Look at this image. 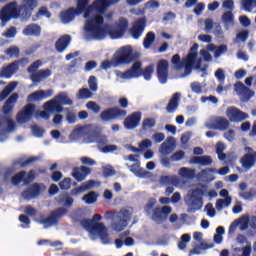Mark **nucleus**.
<instances>
[{
	"label": "nucleus",
	"instance_id": "obj_38",
	"mask_svg": "<svg viewBox=\"0 0 256 256\" xmlns=\"http://www.w3.org/2000/svg\"><path fill=\"white\" fill-rule=\"evenodd\" d=\"M53 100L61 105H73V100L69 98V94L67 92L58 93Z\"/></svg>",
	"mask_w": 256,
	"mask_h": 256
},
{
	"label": "nucleus",
	"instance_id": "obj_60",
	"mask_svg": "<svg viewBox=\"0 0 256 256\" xmlns=\"http://www.w3.org/2000/svg\"><path fill=\"white\" fill-rule=\"evenodd\" d=\"M88 85L92 91H94V92L97 91V89H98L97 78L95 76H90L88 79Z\"/></svg>",
	"mask_w": 256,
	"mask_h": 256
},
{
	"label": "nucleus",
	"instance_id": "obj_13",
	"mask_svg": "<svg viewBox=\"0 0 256 256\" xmlns=\"http://www.w3.org/2000/svg\"><path fill=\"white\" fill-rule=\"evenodd\" d=\"M35 113V104H27L24 106L22 111L18 112L16 119L18 123H29L33 119Z\"/></svg>",
	"mask_w": 256,
	"mask_h": 256
},
{
	"label": "nucleus",
	"instance_id": "obj_4",
	"mask_svg": "<svg viewBox=\"0 0 256 256\" xmlns=\"http://www.w3.org/2000/svg\"><path fill=\"white\" fill-rule=\"evenodd\" d=\"M23 17V9L18 6L17 1L6 4L0 11V19L2 23H8L11 19H19Z\"/></svg>",
	"mask_w": 256,
	"mask_h": 256
},
{
	"label": "nucleus",
	"instance_id": "obj_36",
	"mask_svg": "<svg viewBox=\"0 0 256 256\" xmlns=\"http://www.w3.org/2000/svg\"><path fill=\"white\" fill-rule=\"evenodd\" d=\"M126 167L130 169L131 173H134L136 177H140L141 179L149 176V172L141 168L139 164H132L131 166L129 164H126Z\"/></svg>",
	"mask_w": 256,
	"mask_h": 256
},
{
	"label": "nucleus",
	"instance_id": "obj_3",
	"mask_svg": "<svg viewBox=\"0 0 256 256\" xmlns=\"http://www.w3.org/2000/svg\"><path fill=\"white\" fill-rule=\"evenodd\" d=\"M195 61H197V52H190L187 54L185 58L181 60V56L179 54H175L172 56L171 63L174 65V68L179 70L183 69L185 75H191L193 71V67L195 65Z\"/></svg>",
	"mask_w": 256,
	"mask_h": 256
},
{
	"label": "nucleus",
	"instance_id": "obj_44",
	"mask_svg": "<svg viewBox=\"0 0 256 256\" xmlns=\"http://www.w3.org/2000/svg\"><path fill=\"white\" fill-rule=\"evenodd\" d=\"M179 176L183 177L184 179H193L195 177V170L182 167L179 169Z\"/></svg>",
	"mask_w": 256,
	"mask_h": 256
},
{
	"label": "nucleus",
	"instance_id": "obj_40",
	"mask_svg": "<svg viewBox=\"0 0 256 256\" xmlns=\"http://www.w3.org/2000/svg\"><path fill=\"white\" fill-rule=\"evenodd\" d=\"M98 198L99 194L95 191H91L83 196L82 201L85 202L86 205H93V203H97Z\"/></svg>",
	"mask_w": 256,
	"mask_h": 256
},
{
	"label": "nucleus",
	"instance_id": "obj_64",
	"mask_svg": "<svg viewBox=\"0 0 256 256\" xmlns=\"http://www.w3.org/2000/svg\"><path fill=\"white\" fill-rule=\"evenodd\" d=\"M115 169L111 166H106L103 168V175L104 177H113L115 175Z\"/></svg>",
	"mask_w": 256,
	"mask_h": 256
},
{
	"label": "nucleus",
	"instance_id": "obj_55",
	"mask_svg": "<svg viewBox=\"0 0 256 256\" xmlns=\"http://www.w3.org/2000/svg\"><path fill=\"white\" fill-rule=\"evenodd\" d=\"M190 87L193 93H196L197 95H201V93H203V86H201V83L199 82L191 83Z\"/></svg>",
	"mask_w": 256,
	"mask_h": 256
},
{
	"label": "nucleus",
	"instance_id": "obj_35",
	"mask_svg": "<svg viewBox=\"0 0 256 256\" xmlns=\"http://www.w3.org/2000/svg\"><path fill=\"white\" fill-rule=\"evenodd\" d=\"M95 187V180H88L84 182L81 186L74 188L71 190V195L77 196L80 195V193H83L89 189H93Z\"/></svg>",
	"mask_w": 256,
	"mask_h": 256
},
{
	"label": "nucleus",
	"instance_id": "obj_8",
	"mask_svg": "<svg viewBox=\"0 0 256 256\" xmlns=\"http://www.w3.org/2000/svg\"><path fill=\"white\" fill-rule=\"evenodd\" d=\"M137 59V56L133 54V49L131 46H124L120 48L115 54V63L116 65H129Z\"/></svg>",
	"mask_w": 256,
	"mask_h": 256
},
{
	"label": "nucleus",
	"instance_id": "obj_20",
	"mask_svg": "<svg viewBox=\"0 0 256 256\" xmlns=\"http://www.w3.org/2000/svg\"><path fill=\"white\" fill-rule=\"evenodd\" d=\"M49 97H53V90H38L27 96V102L43 101L44 99H49Z\"/></svg>",
	"mask_w": 256,
	"mask_h": 256
},
{
	"label": "nucleus",
	"instance_id": "obj_15",
	"mask_svg": "<svg viewBox=\"0 0 256 256\" xmlns=\"http://www.w3.org/2000/svg\"><path fill=\"white\" fill-rule=\"evenodd\" d=\"M145 27H147V18L142 17L135 20L130 29V34L132 35L133 39H139V37L143 35Z\"/></svg>",
	"mask_w": 256,
	"mask_h": 256
},
{
	"label": "nucleus",
	"instance_id": "obj_50",
	"mask_svg": "<svg viewBox=\"0 0 256 256\" xmlns=\"http://www.w3.org/2000/svg\"><path fill=\"white\" fill-rule=\"evenodd\" d=\"M233 21H234V16H233V12L231 11H227L222 15V22L225 25H233Z\"/></svg>",
	"mask_w": 256,
	"mask_h": 256
},
{
	"label": "nucleus",
	"instance_id": "obj_51",
	"mask_svg": "<svg viewBox=\"0 0 256 256\" xmlns=\"http://www.w3.org/2000/svg\"><path fill=\"white\" fill-rule=\"evenodd\" d=\"M79 99H91L93 97V92L89 88H82L78 92Z\"/></svg>",
	"mask_w": 256,
	"mask_h": 256
},
{
	"label": "nucleus",
	"instance_id": "obj_31",
	"mask_svg": "<svg viewBox=\"0 0 256 256\" xmlns=\"http://www.w3.org/2000/svg\"><path fill=\"white\" fill-rule=\"evenodd\" d=\"M167 141L168 143L163 142L159 149V152L161 153V155H164V156L171 155V153H173L175 149V147H173V145H175V138L168 137Z\"/></svg>",
	"mask_w": 256,
	"mask_h": 256
},
{
	"label": "nucleus",
	"instance_id": "obj_29",
	"mask_svg": "<svg viewBox=\"0 0 256 256\" xmlns=\"http://www.w3.org/2000/svg\"><path fill=\"white\" fill-rule=\"evenodd\" d=\"M69 45H71V36L65 34L56 41L55 49L58 53H63V51H65Z\"/></svg>",
	"mask_w": 256,
	"mask_h": 256
},
{
	"label": "nucleus",
	"instance_id": "obj_34",
	"mask_svg": "<svg viewBox=\"0 0 256 256\" xmlns=\"http://www.w3.org/2000/svg\"><path fill=\"white\" fill-rule=\"evenodd\" d=\"M62 105L63 104L52 99L44 104V109L45 111H49L50 113H53V111H55L56 113H63Z\"/></svg>",
	"mask_w": 256,
	"mask_h": 256
},
{
	"label": "nucleus",
	"instance_id": "obj_57",
	"mask_svg": "<svg viewBox=\"0 0 256 256\" xmlns=\"http://www.w3.org/2000/svg\"><path fill=\"white\" fill-rule=\"evenodd\" d=\"M86 107L90 111H93V113H99V111H101V106H99L96 102H93V101H89L86 104Z\"/></svg>",
	"mask_w": 256,
	"mask_h": 256
},
{
	"label": "nucleus",
	"instance_id": "obj_46",
	"mask_svg": "<svg viewBox=\"0 0 256 256\" xmlns=\"http://www.w3.org/2000/svg\"><path fill=\"white\" fill-rule=\"evenodd\" d=\"M224 151H225V145L221 142H218L216 144V153L220 161H225L227 159V154H225Z\"/></svg>",
	"mask_w": 256,
	"mask_h": 256
},
{
	"label": "nucleus",
	"instance_id": "obj_27",
	"mask_svg": "<svg viewBox=\"0 0 256 256\" xmlns=\"http://www.w3.org/2000/svg\"><path fill=\"white\" fill-rule=\"evenodd\" d=\"M51 70L50 69H41L38 70L36 73L30 75V79L33 83H41V81L51 77Z\"/></svg>",
	"mask_w": 256,
	"mask_h": 256
},
{
	"label": "nucleus",
	"instance_id": "obj_33",
	"mask_svg": "<svg viewBox=\"0 0 256 256\" xmlns=\"http://www.w3.org/2000/svg\"><path fill=\"white\" fill-rule=\"evenodd\" d=\"M23 35H26V37H39L41 35V26L35 23L29 24L24 28Z\"/></svg>",
	"mask_w": 256,
	"mask_h": 256
},
{
	"label": "nucleus",
	"instance_id": "obj_19",
	"mask_svg": "<svg viewBox=\"0 0 256 256\" xmlns=\"http://www.w3.org/2000/svg\"><path fill=\"white\" fill-rule=\"evenodd\" d=\"M141 123V112H133L124 120V127L128 130L137 129Z\"/></svg>",
	"mask_w": 256,
	"mask_h": 256
},
{
	"label": "nucleus",
	"instance_id": "obj_59",
	"mask_svg": "<svg viewBox=\"0 0 256 256\" xmlns=\"http://www.w3.org/2000/svg\"><path fill=\"white\" fill-rule=\"evenodd\" d=\"M98 235L104 245H109L111 243V240H109V234L107 233V228L104 229L103 232Z\"/></svg>",
	"mask_w": 256,
	"mask_h": 256
},
{
	"label": "nucleus",
	"instance_id": "obj_12",
	"mask_svg": "<svg viewBox=\"0 0 256 256\" xmlns=\"http://www.w3.org/2000/svg\"><path fill=\"white\" fill-rule=\"evenodd\" d=\"M45 191V184L33 183L22 192L24 199H35Z\"/></svg>",
	"mask_w": 256,
	"mask_h": 256
},
{
	"label": "nucleus",
	"instance_id": "obj_16",
	"mask_svg": "<svg viewBox=\"0 0 256 256\" xmlns=\"http://www.w3.org/2000/svg\"><path fill=\"white\" fill-rule=\"evenodd\" d=\"M226 115L232 123H240L241 121L249 119V114L235 107L228 108L226 111Z\"/></svg>",
	"mask_w": 256,
	"mask_h": 256
},
{
	"label": "nucleus",
	"instance_id": "obj_56",
	"mask_svg": "<svg viewBox=\"0 0 256 256\" xmlns=\"http://www.w3.org/2000/svg\"><path fill=\"white\" fill-rule=\"evenodd\" d=\"M181 159H185V151L180 150L175 152L171 157L170 160L177 162V161H181Z\"/></svg>",
	"mask_w": 256,
	"mask_h": 256
},
{
	"label": "nucleus",
	"instance_id": "obj_6",
	"mask_svg": "<svg viewBox=\"0 0 256 256\" xmlns=\"http://www.w3.org/2000/svg\"><path fill=\"white\" fill-rule=\"evenodd\" d=\"M67 215V208H57L50 212V215L48 217H45V215H40V218L37 220V222L40 225H44V229H48V227H53V225H57L59 223V219H62V217H65Z\"/></svg>",
	"mask_w": 256,
	"mask_h": 256
},
{
	"label": "nucleus",
	"instance_id": "obj_62",
	"mask_svg": "<svg viewBox=\"0 0 256 256\" xmlns=\"http://www.w3.org/2000/svg\"><path fill=\"white\" fill-rule=\"evenodd\" d=\"M236 37L239 41H242V43H245V41L249 39V30H243L239 32Z\"/></svg>",
	"mask_w": 256,
	"mask_h": 256
},
{
	"label": "nucleus",
	"instance_id": "obj_26",
	"mask_svg": "<svg viewBox=\"0 0 256 256\" xmlns=\"http://www.w3.org/2000/svg\"><path fill=\"white\" fill-rule=\"evenodd\" d=\"M18 70V66H17V62H12L10 64H8L7 66H4L1 68L0 71V77L1 78H5V79H11V77H13V75H15V73H17Z\"/></svg>",
	"mask_w": 256,
	"mask_h": 256
},
{
	"label": "nucleus",
	"instance_id": "obj_24",
	"mask_svg": "<svg viewBox=\"0 0 256 256\" xmlns=\"http://www.w3.org/2000/svg\"><path fill=\"white\" fill-rule=\"evenodd\" d=\"M77 15H81V14L75 8L70 7L66 10H63L60 13V19H61L62 23L67 25V23H71V21H74L75 17H77Z\"/></svg>",
	"mask_w": 256,
	"mask_h": 256
},
{
	"label": "nucleus",
	"instance_id": "obj_48",
	"mask_svg": "<svg viewBox=\"0 0 256 256\" xmlns=\"http://www.w3.org/2000/svg\"><path fill=\"white\" fill-rule=\"evenodd\" d=\"M79 67H81V58H75L67 66V71H69V73H75Z\"/></svg>",
	"mask_w": 256,
	"mask_h": 256
},
{
	"label": "nucleus",
	"instance_id": "obj_2",
	"mask_svg": "<svg viewBox=\"0 0 256 256\" xmlns=\"http://www.w3.org/2000/svg\"><path fill=\"white\" fill-rule=\"evenodd\" d=\"M105 219H111L114 221L112 223V228L117 233L123 231L127 225H129V221H131V212L127 209H122L119 212H106L104 215Z\"/></svg>",
	"mask_w": 256,
	"mask_h": 256
},
{
	"label": "nucleus",
	"instance_id": "obj_61",
	"mask_svg": "<svg viewBox=\"0 0 256 256\" xmlns=\"http://www.w3.org/2000/svg\"><path fill=\"white\" fill-rule=\"evenodd\" d=\"M5 53L6 55H9V57H19V49L17 46L8 48Z\"/></svg>",
	"mask_w": 256,
	"mask_h": 256
},
{
	"label": "nucleus",
	"instance_id": "obj_7",
	"mask_svg": "<svg viewBox=\"0 0 256 256\" xmlns=\"http://www.w3.org/2000/svg\"><path fill=\"white\" fill-rule=\"evenodd\" d=\"M127 117V110L121 109L119 107L106 108L100 113V119L104 123L108 121H121Z\"/></svg>",
	"mask_w": 256,
	"mask_h": 256
},
{
	"label": "nucleus",
	"instance_id": "obj_10",
	"mask_svg": "<svg viewBox=\"0 0 256 256\" xmlns=\"http://www.w3.org/2000/svg\"><path fill=\"white\" fill-rule=\"evenodd\" d=\"M234 91L239 95L243 103H247L252 97L255 96V91L250 90L243 82L239 81L234 85Z\"/></svg>",
	"mask_w": 256,
	"mask_h": 256
},
{
	"label": "nucleus",
	"instance_id": "obj_11",
	"mask_svg": "<svg viewBox=\"0 0 256 256\" xmlns=\"http://www.w3.org/2000/svg\"><path fill=\"white\" fill-rule=\"evenodd\" d=\"M158 81L165 85L169 79V62L165 59L158 61L156 66Z\"/></svg>",
	"mask_w": 256,
	"mask_h": 256
},
{
	"label": "nucleus",
	"instance_id": "obj_18",
	"mask_svg": "<svg viewBox=\"0 0 256 256\" xmlns=\"http://www.w3.org/2000/svg\"><path fill=\"white\" fill-rule=\"evenodd\" d=\"M171 211H173L171 206H164L162 208L156 207L152 212V220L155 221L156 223H161V221H163L165 218L171 215ZM163 215L165 218L163 217Z\"/></svg>",
	"mask_w": 256,
	"mask_h": 256
},
{
	"label": "nucleus",
	"instance_id": "obj_58",
	"mask_svg": "<svg viewBox=\"0 0 256 256\" xmlns=\"http://www.w3.org/2000/svg\"><path fill=\"white\" fill-rule=\"evenodd\" d=\"M60 189L67 191L71 189V178H64L60 183H59Z\"/></svg>",
	"mask_w": 256,
	"mask_h": 256
},
{
	"label": "nucleus",
	"instance_id": "obj_52",
	"mask_svg": "<svg viewBox=\"0 0 256 256\" xmlns=\"http://www.w3.org/2000/svg\"><path fill=\"white\" fill-rule=\"evenodd\" d=\"M36 17L37 19H39V17H47V19H51V12H49V9L47 7L42 6L36 13Z\"/></svg>",
	"mask_w": 256,
	"mask_h": 256
},
{
	"label": "nucleus",
	"instance_id": "obj_5",
	"mask_svg": "<svg viewBox=\"0 0 256 256\" xmlns=\"http://www.w3.org/2000/svg\"><path fill=\"white\" fill-rule=\"evenodd\" d=\"M203 195L205 191L201 188H196L192 191V194L186 200V205H188L187 213H197L203 209Z\"/></svg>",
	"mask_w": 256,
	"mask_h": 256
},
{
	"label": "nucleus",
	"instance_id": "obj_32",
	"mask_svg": "<svg viewBox=\"0 0 256 256\" xmlns=\"http://www.w3.org/2000/svg\"><path fill=\"white\" fill-rule=\"evenodd\" d=\"M180 99L181 94L179 92H176L172 95L171 99L168 102V105L166 106L167 113H175V111H177Z\"/></svg>",
	"mask_w": 256,
	"mask_h": 256
},
{
	"label": "nucleus",
	"instance_id": "obj_21",
	"mask_svg": "<svg viewBox=\"0 0 256 256\" xmlns=\"http://www.w3.org/2000/svg\"><path fill=\"white\" fill-rule=\"evenodd\" d=\"M87 175H91V168L87 166L74 167L72 169V177L78 183L85 181V179H87Z\"/></svg>",
	"mask_w": 256,
	"mask_h": 256
},
{
	"label": "nucleus",
	"instance_id": "obj_14",
	"mask_svg": "<svg viewBox=\"0 0 256 256\" xmlns=\"http://www.w3.org/2000/svg\"><path fill=\"white\" fill-rule=\"evenodd\" d=\"M81 225L86 231H88V233H91L92 235H100L104 229H107L105 228V224L89 221V219L82 220Z\"/></svg>",
	"mask_w": 256,
	"mask_h": 256
},
{
	"label": "nucleus",
	"instance_id": "obj_39",
	"mask_svg": "<svg viewBox=\"0 0 256 256\" xmlns=\"http://www.w3.org/2000/svg\"><path fill=\"white\" fill-rule=\"evenodd\" d=\"M17 87V82H10L4 89L0 92V101H5L15 91Z\"/></svg>",
	"mask_w": 256,
	"mask_h": 256
},
{
	"label": "nucleus",
	"instance_id": "obj_45",
	"mask_svg": "<svg viewBox=\"0 0 256 256\" xmlns=\"http://www.w3.org/2000/svg\"><path fill=\"white\" fill-rule=\"evenodd\" d=\"M154 71L155 66L153 64H150L141 71V75L144 77L146 81H151V77H153Z\"/></svg>",
	"mask_w": 256,
	"mask_h": 256
},
{
	"label": "nucleus",
	"instance_id": "obj_1",
	"mask_svg": "<svg viewBox=\"0 0 256 256\" xmlns=\"http://www.w3.org/2000/svg\"><path fill=\"white\" fill-rule=\"evenodd\" d=\"M127 27H129V21L125 18H120L115 29H112L111 26L105 24V18L101 14H96L86 20L85 23V30L94 39H105L107 35H110L112 39H119L125 35Z\"/></svg>",
	"mask_w": 256,
	"mask_h": 256
},
{
	"label": "nucleus",
	"instance_id": "obj_17",
	"mask_svg": "<svg viewBox=\"0 0 256 256\" xmlns=\"http://www.w3.org/2000/svg\"><path fill=\"white\" fill-rule=\"evenodd\" d=\"M39 6V0H22L20 5L22 9V19H30L33 15V10L37 9Z\"/></svg>",
	"mask_w": 256,
	"mask_h": 256
},
{
	"label": "nucleus",
	"instance_id": "obj_41",
	"mask_svg": "<svg viewBox=\"0 0 256 256\" xmlns=\"http://www.w3.org/2000/svg\"><path fill=\"white\" fill-rule=\"evenodd\" d=\"M89 3H91V0H77L75 9L81 15V13H85V11H89Z\"/></svg>",
	"mask_w": 256,
	"mask_h": 256
},
{
	"label": "nucleus",
	"instance_id": "obj_54",
	"mask_svg": "<svg viewBox=\"0 0 256 256\" xmlns=\"http://www.w3.org/2000/svg\"><path fill=\"white\" fill-rule=\"evenodd\" d=\"M223 53H227V45H225V44H222V45L216 47L215 52H214L215 59H219V56L223 55Z\"/></svg>",
	"mask_w": 256,
	"mask_h": 256
},
{
	"label": "nucleus",
	"instance_id": "obj_23",
	"mask_svg": "<svg viewBox=\"0 0 256 256\" xmlns=\"http://www.w3.org/2000/svg\"><path fill=\"white\" fill-rule=\"evenodd\" d=\"M19 99V94L13 93L4 103L2 107V111L4 115H13V109L15 107V104L17 103V100Z\"/></svg>",
	"mask_w": 256,
	"mask_h": 256
},
{
	"label": "nucleus",
	"instance_id": "obj_37",
	"mask_svg": "<svg viewBox=\"0 0 256 256\" xmlns=\"http://www.w3.org/2000/svg\"><path fill=\"white\" fill-rule=\"evenodd\" d=\"M87 139L90 143H102L103 145L107 143V137L101 136V134L95 130L89 132Z\"/></svg>",
	"mask_w": 256,
	"mask_h": 256
},
{
	"label": "nucleus",
	"instance_id": "obj_53",
	"mask_svg": "<svg viewBox=\"0 0 256 256\" xmlns=\"http://www.w3.org/2000/svg\"><path fill=\"white\" fill-rule=\"evenodd\" d=\"M41 65H43V62H41V60H36L28 67V73H31V75H33V73H37V69H39Z\"/></svg>",
	"mask_w": 256,
	"mask_h": 256
},
{
	"label": "nucleus",
	"instance_id": "obj_49",
	"mask_svg": "<svg viewBox=\"0 0 256 256\" xmlns=\"http://www.w3.org/2000/svg\"><path fill=\"white\" fill-rule=\"evenodd\" d=\"M156 121L154 118H146L142 122V129L143 131H147V129H153V127L156 125Z\"/></svg>",
	"mask_w": 256,
	"mask_h": 256
},
{
	"label": "nucleus",
	"instance_id": "obj_22",
	"mask_svg": "<svg viewBox=\"0 0 256 256\" xmlns=\"http://www.w3.org/2000/svg\"><path fill=\"white\" fill-rule=\"evenodd\" d=\"M141 62H135L130 69L122 73V79H137L141 77Z\"/></svg>",
	"mask_w": 256,
	"mask_h": 256
},
{
	"label": "nucleus",
	"instance_id": "obj_63",
	"mask_svg": "<svg viewBox=\"0 0 256 256\" xmlns=\"http://www.w3.org/2000/svg\"><path fill=\"white\" fill-rule=\"evenodd\" d=\"M6 39H11L17 35V28L10 27L6 30V32L3 34Z\"/></svg>",
	"mask_w": 256,
	"mask_h": 256
},
{
	"label": "nucleus",
	"instance_id": "obj_47",
	"mask_svg": "<svg viewBox=\"0 0 256 256\" xmlns=\"http://www.w3.org/2000/svg\"><path fill=\"white\" fill-rule=\"evenodd\" d=\"M109 5H111V2H109V0H96L94 2V7H96L97 11H99L100 13L105 11V9L109 7Z\"/></svg>",
	"mask_w": 256,
	"mask_h": 256
},
{
	"label": "nucleus",
	"instance_id": "obj_43",
	"mask_svg": "<svg viewBox=\"0 0 256 256\" xmlns=\"http://www.w3.org/2000/svg\"><path fill=\"white\" fill-rule=\"evenodd\" d=\"M155 43V32L150 31L146 34L143 40V47L144 49H151V45Z\"/></svg>",
	"mask_w": 256,
	"mask_h": 256
},
{
	"label": "nucleus",
	"instance_id": "obj_28",
	"mask_svg": "<svg viewBox=\"0 0 256 256\" xmlns=\"http://www.w3.org/2000/svg\"><path fill=\"white\" fill-rule=\"evenodd\" d=\"M255 163H256V152L246 153L241 158L242 167L246 171H249V169H251V167H254Z\"/></svg>",
	"mask_w": 256,
	"mask_h": 256
},
{
	"label": "nucleus",
	"instance_id": "obj_42",
	"mask_svg": "<svg viewBox=\"0 0 256 256\" xmlns=\"http://www.w3.org/2000/svg\"><path fill=\"white\" fill-rule=\"evenodd\" d=\"M161 185H179V178L177 176H161Z\"/></svg>",
	"mask_w": 256,
	"mask_h": 256
},
{
	"label": "nucleus",
	"instance_id": "obj_30",
	"mask_svg": "<svg viewBox=\"0 0 256 256\" xmlns=\"http://www.w3.org/2000/svg\"><path fill=\"white\" fill-rule=\"evenodd\" d=\"M190 163L192 165H201V167H208L213 163L211 156H193L190 158Z\"/></svg>",
	"mask_w": 256,
	"mask_h": 256
},
{
	"label": "nucleus",
	"instance_id": "obj_25",
	"mask_svg": "<svg viewBox=\"0 0 256 256\" xmlns=\"http://www.w3.org/2000/svg\"><path fill=\"white\" fill-rule=\"evenodd\" d=\"M208 129H218V131H227L229 129V120L224 117H216L213 123L209 124Z\"/></svg>",
	"mask_w": 256,
	"mask_h": 256
},
{
	"label": "nucleus",
	"instance_id": "obj_9",
	"mask_svg": "<svg viewBox=\"0 0 256 256\" xmlns=\"http://www.w3.org/2000/svg\"><path fill=\"white\" fill-rule=\"evenodd\" d=\"M35 181V170H30L28 173L26 171H20L11 178V183L14 186L24 183V185H29Z\"/></svg>",
	"mask_w": 256,
	"mask_h": 256
}]
</instances>
